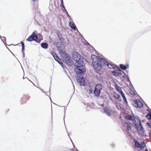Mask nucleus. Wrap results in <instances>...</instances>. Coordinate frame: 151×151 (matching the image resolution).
Returning a JSON list of instances; mask_svg holds the SVG:
<instances>
[{
	"label": "nucleus",
	"instance_id": "f257e3e1",
	"mask_svg": "<svg viewBox=\"0 0 151 151\" xmlns=\"http://www.w3.org/2000/svg\"><path fill=\"white\" fill-rule=\"evenodd\" d=\"M72 57L74 60L77 64L74 65V66L76 68L75 72L76 74V77L83 76L84 74L86 72L85 67L87 62L84 58L76 51H74L72 52Z\"/></svg>",
	"mask_w": 151,
	"mask_h": 151
},
{
	"label": "nucleus",
	"instance_id": "f03ea898",
	"mask_svg": "<svg viewBox=\"0 0 151 151\" xmlns=\"http://www.w3.org/2000/svg\"><path fill=\"white\" fill-rule=\"evenodd\" d=\"M91 58L92 60V63L94 70L96 71H100L102 68V63L104 58L93 54Z\"/></svg>",
	"mask_w": 151,
	"mask_h": 151
},
{
	"label": "nucleus",
	"instance_id": "7ed1b4c3",
	"mask_svg": "<svg viewBox=\"0 0 151 151\" xmlns=\"http://www.w3.org/2000/svg\"><path fill=\"white\" fill-rule=\"evenodd\" d=\"M63 55L62 56L63 61L67 65L70 67L74 65L73 62L70 55L65 51L60 50Z\"/></svg>",
	"mask_w": 151,
	"mask_h": 151
},
{
	"label": "nucleus",
	"instance_id": "20e7f679",
	"mask_svg": "<svg viewBox=\"0 0 151 151\" xmlns=\"http://www.w3.org/2000/svg\"><path fill=\"white\" fill-rule=\"evenodd\" d=\"M132 122L133 124L134 125V127L137 130L138 133H139V131H141L142 132V134L143 135H144L145 132V131L142 125L141 120L139 119H138V124L139 126H138L135 118L134 119V120H132Z\"/></svg>",
	"mask_w": 151,
	"mask_h": 151
},
{
	"label": "nucleus",
	"instance_id": "39448f33",
	"mask_svg": "<svg viewBox=\"0 0 151 151\" xmlns=\"http://www.w3.org/2000/svg\"><path fill=\"white\" fill-rule=\"evenodd\" d=\"M103 89V86L102 84H96L94 90L93 91V93L94 95L96 97L99 96L101 90Z\"/></svg>",
	"mask_w": 151,
	"mask_h": 151
},
{
	"label": "nucleus",
	"instance_id": "423d86ee",
	"mask_svg": "<svg viewBox=\"0 0 151 151\" xmlns=\"http://www.w3.org/2000/svg\"><path fill=\"white\" fill-rule=\"evenodd\" d=\"M104 65H107L108 66L110 69H115L116 68V65L114 63L112 62H111L110 63L108 62L106 60V58H104L103 60L102 66Z\"/></svg>",
	"mask_w": 151,
	"mask_h": 151
},
{
	"label": "nucleus",
	"instance_id": "0eeeda50",
	"mask_svg": "<svg viewBox=\"0 0 151 151\" xmlns=\"http://www.w3.org/2000/svg\"><path fill=\"white\" fill-rule=\"evenodd\" d=\"M78 83L79 84L80 86H85L86 85V80L83 76L76 77Z\"/></svg>",
	"mask_w": 151,
	"mask_h": 151
},
{
	"label": "nucleus",
	"instance_id": "6e6552de",
	"mask_svg": "<svg viewBox=\"0 0 151 151\" xmlns=\"http://www.w3.org/2000/svg\"><path fill=\"white\" fill-rule=\"evenodd\" d=\"M38 39V36L34 32H33L31 35L26 39V40L29 42L32 41H36Z\"/></svg>",
	"mask_w": 151,
	"mask_h": 151
},
{
	"label": "nucleus",
	"instance_id": "1a4fd4ad",
	"mask_svg": "<svg viewBox=\"0 0 151 151\" xmlns=\"http://www.w3.org/2000/svg\"><path fill=\"white\" fill-rule=\"evenodd\" d=\"M133 105L134 107L137 108H141L143 106V104L142 102L139 100L134 101Z\"/></svg>",
	"mask_w": 151,
	"mask_h": 151
},
{
	"label": "nucleus",
	"instance_id": "9d476101",
	"mask_svg": "<svg viewBox=\"0 0 151 151\" xmlns=\"http://www.w3.org/2000/svg\"><path fill=\"white\" fill-rule=\"evenodd\" d=\"M62 43L63 42H61V41L60 42L57 41L56 42H54V44H53L54 45H55V46H56V48L58 50H59V52L60 53H61V52L60 50H62L60 49V48L61 47Z\"/></svg>",
	"mask_w": 151,
	"mask_h": 151
},
{
	"label": "nucleus",
	"instance_id": "9b49d317",
	"mask_svg": "<svg viewBox=\"0 0 151 151\" xmlns=\"http://www.w3.org/2000/svg\"><path fill=\"white\" fill-rule=\"evenodd\" d=\"M119 67L120 68L123 70H126L129 68V64H127L126 65L122 64H119Z\"/></svg>",
	"mask_w": 151,
	"mask_h": 151
},
{
	"label": "nucleus",
	"instance_id": "f8f14e48",
	"mask_svg": "<svg viewBox=\"0 0 151 151\" xmlns=\"http://www.w3.org/2000/svg\"><path fill=\"white\" fill-rule=\"evenodd\" d=\"M56 34L59 38V39L61 42H63L64 40V39L62 37V35L61 33L59 32H57Z\"/></svg>",
	"mask_w": 151,
	"mask_h": 151
},
{
	"label": "nucleus",
	"instance_id": "ddd939ff",
	"mask_svg": "<svg viewBox=\"0 0 151 151\" xmlns=\"http://www.w3.org/2000/svg\"><path fill=\"white\" fill-rule=\"evenodd\" d=\"M111 73L113 75L115 76H119V70L117 69L111 71Z\"/></svg>",
	"mask_w": 151,
	"mask_h": 151
},
{
	"label": "nucleus",
	"instance_id": "4468645a",
	"mask_svg": "<svg viewBox=\"0 0 151 151\" xmlns=\"http://www.w3.org/2000/svg\"><path fill=\"white\" fill-rule=\"evenodd\" d=\"M41 47L44 49H47L48 47V45L47 42H43L41 44Z\"/></svg>",
	"mask_w": 151,
	"mask_h": 151
},
{
	"label": "nucleus",
	"instance_id": "2eb2a0df",
	"mask_svg": "<svg viewBox=\"0 0 151 151\" xmlns=\"http://www.w3.org/2000/svg\"><path fill=\"white\" fill-rule=\"evenodd\" d=\"M82 41L83 42V44L87 46H91V45L83 37L82 39H81Z\"/></svg>",
	"mask_w": 151,
	"mask_h": 151
},
{
	"label": "nucleus",
	"instance_id": "dca6fc26",
	"mask_svg": "<svg viewBox=\"0 0 151 151\" xmlns=\"http://www.w3.org/2000/svg\"><path fill=\"white\" fill-rule=\"evenodd\" d=\"M69 26L72 29H73L74 31L76 30V27L74 23H72L70 22H69Z\"/></svg>",
	"mask_w": 151,
	"mask_h": 151
},
{
	"label": "nucleus",
	"instance_id": "f3484780",
	"mask_svg": "<svg viewBox=\"0 0 151 151\" xmlns=\"http://www.w3.org/2000/svg\"><path fill=\"white\" fill-rule=\"evenodd\" d=\"M115 86L116 90L119 93H121V92L123 91L121 87L117 84H115Z\"/></svg>",
	"mask_w": 151,
	"mask_h": 151
},
{
	"label": "nucleus",
	"instance_id": "a211bd4d",
	"mask_svg": "<svg viewBox=\"0 0 151 151\" xmlns=\"http://www.w3.org/2000/svg\"><path fill=\"white\" fill-rule=\"evenodd\" d=\"M103 110H104V112L107 115L109 116H111V115L110 113V112L108 110L106 109L105 108H103L102 109Z\"/></svg>",
	"mask_w": 151,
	"mask_h": 151
},
{
	"label": "nucleus",
	"instance_id": "6ab92c4d",
	"mask_svg": "<svg viewBox=\"0 0 151 151\" xmlns=\"http://www.w3.org/2000/svg\"><path fill=\"white\" fill-rule=\"evenodd\" d=\"M126 117L127 119L132 121L135 118L132 115H127Z\"/></svg>",
	"mask_w": 151,
	"mask_h": 151
},
{
	"label": "nucleus",
	"instance_id": "aec40b11",
	"mask_svg": "<svg viewBox=\"0 0 151 151\" xmlns=\"http://www.w3.org/2000/svg\"><path fill=\"white\" fill-rule=\"evenodd\" d=\"M134 141L135 143V147L136 148H139V146L140 145V143L135 139H134Z\"/></svg>",
	"mask_w": 151,
	"mask_h": 151
},
{
	"label": "nucleus",
	"instance_id": "412c9836",
	"mask_svg": "<svg viewBox=\"0 0 151 151\" xmlns=\"http://www.w3.org/2000/svg\"><path fill=\"white\" fill-rule=\"evenodd\" d=\"M53 58L58 63L60 60V58H59L58 55L57 54L54 56Z\"/></svg>",
	"mask_w": 151,
	"mask_h": 151
},
{
	"label": "nucleus",
	"instance_id": "4be33fe9",
	"mask_svg": "<svg viewBox=\"0 0 151 151\" xmlns=\"http://www.w3.org/2000/svg\"><path fill=\"white\" fill-rule=\"evenodd\" d=\"M146 146L145 144V142H143V143H142V144H140V145L139 146V148H140L141 150H142Z\"/></svg>",
	"mask_w": 151,
	"mask_h": 151
},
{
	"label": "nucleus",
	"instance_id": "5701e85b",
	"mask_svg": "<svg viewBox=\"0 0 151 151\" xmlns=\"http://www.w3.org/2000/svg\"><path fill=\"white\" fill-rule=\"evenodd\" d=\"M4 44V45L6 46L7 45L6 42V38L4 37H1L0 38Z\"/></svg>",
	"mask_w": 151,
	"mask_h": 151
},
{
	"label": "nucleus",
	"instance_id": "b1692460",
	"mask_svg": "<svg viewBox=\"0 0 151 151\" xmlns=\"http://www.w3.org/2000/svg\"><path fill=\"white\" fill-rule=\"evenodd\" d=\"M113 97L117 99H119L120 98V96L119 94L115 93L113 95Z\"/></svg>",
	"mask_w": 151,
	"mask_h": 151
},
{
	"label": "nucleus",
	"instance_id": "393cba45",
	"mask_svg": "<svg viewBox=\"0 0 151 151\" xmlns=\"http://www.w3.org/2000/svg\"><path fill=\"white\" fill-rule=\"evenodd\" d=\"M58 63L60 64L62 67L64 69H67V67H66L63 63L62 62V61L60 60V61H59L58 62Z\"/></svg>",
	"mask_w": 151,
	"mask_h": 151
},
{
	"label": "nucleus",
	"instance_id": "a878e982",
	"mask_svg": "<svg viewBox=\"0 0 151 151\" xmlns=\"http://www.w3.org/2000/svg\"><path fill=\"white\" fill-rule=\"evenodd\" d=\"M21 43L22 45V52H24V51L25 50L24 47H25V45H24V42L22 41H21Z\"/></svg>",
	"mask_w": 151,
	"mask_h": 151
},
{
	"label": "nucleus",
	"instance_id": "bb28decb",
	"mask_svg": "<svg viewBox=\"0 0 151 151\" xmlns=\"http://www.w3.org/2000/svg\"><path fill=\"white\" fill-rule=\"evenodd\" d=\"M146 117L148 120H151V112L149 113L146 115Z\"/></svg>",
	"mask_w": 151,
	"mask_h": 151
},
{
	"label": "nucleus",
	"instance_id": "cd10ccee",
	"mask_svg": "<svg viewBox=\"0 0 151 151\" xmlns=\"http://www.w3.org/2000/svg\"><path fill=\"white\" fill-rule=\"evenodd\" d=\"M124 101V104L126 106V107L129 106V105L128 104V101L127 100L126 98L123 99Z\"/></svg>",
	"mask_w": 151,
	"mask_h": 151
},
{
	"label": "nucleus",
	"instance_id": "c85d7f7f",
	"mask_svg": "<svg viewBox=\"0 0 151 151\" xmlns=\"http://www.w3.org/2000/svg\"><path fill=\"white\" fill-rule=\"evenodd\" d=\"M125 124L127 125L126 126L127 131H129V130L131 129V128L130 125L127 123H126Z\"/></svg>",
	"mask_w": 151,
	"mask_h": 151
},
{
	"label": "nucleus",
	"instance_id": "c756f323",
	"mask_svg": "<svg viewBox=\"0 0 151 151\" xmlns=\"http://www.w3.org/2000/svg\"><path fill=\"white\" fill-rule=\"evenodd\" d=\"M121 71L122 72V73H123V75L122 76L123 78H126L127 77L126 74L123 71Z\"/></svg>",
	"mask_w": 151,
	"mask_h": 151
},
{
	"label": "nucleus",
	"instance_id": "7c9ffc66",
	"mask_svg": "<svg viewBox=\"0 0 151 151\" xmlns=\"http://www.w3.org/2000/svg\"><path fill=\"white\" fill-rule=\"evenodd\" d=\"M146 125L148 127L151 128V122L149 121V122H147L146 123Z\"/></svg>",
	"mask_w": 151,
	"mask_h": 151
},
{
	"label": "nucleus",
	"instance_id": "2f4dec72",
	"mask_svg": "<svg viewBox=\"0 0 151 151\" xmlns=\"http://www.w3.org/2000/svg\"><path fill=\"white\" fill-rule=\"evenodd\" d=\"M119 93L121 94V96H122V97L123 99H124V98H126L125 97V96L123 91H122V92H121V93Z\"/></svg>",
	"mask_w": 151,
	"mask_h": 151
},
{
	"label": "nucleus",
	"instance_id": "473e14b6",
	"mask_svg": "<svg viewBox=\"0 0 151 151\" xmlns=\"http://www.w3.org/2000/svg\"><path fill=\"white\" fill-rule=\"evenodd\" d=\"M50 53L52 55L53 57L56 54L53 51H51L50 52Z\"/></svg>",
	"mask_w": 151,
	"mask_h": 151
},
{
	"label": "nucleus",
	"instance_id": "72a5a7b5",
	"mask_svg": "<svg viewBox=\"0 0 151 151\" xmlns=\"http://www.w3.org/2000/svg\"><path fill=\"white\" fill-rule=\"evenodd\" d=\"M121 71H123L121 69H119V75H121L122 76L123 75V73H122V72Z\"/></svg>",
	"mask_w": 151,
	"mask_h": 151
},
{
	"label": "nucleus",
	"instance_id": "f704fd0d",
	"mask_svg": "<svg viewBox=\"0 0 151 151\" xmlns=\"http://www.w3.org/2000/svg\"><path fill=\"white\" fill-rule=\"evenodd\" d=\"M130 93L131 94H132L133 95H135V92L133 90H130Z\"/></svg>",
	"mask_w": 151,
	"mask_h": 151
},
{
	"label": "nucleus",
	"instance_id": "c9c22d12",
	"mask_svg": "<svg viewBox=\"0 0 151 151\" xmlns=\"http://www.w3.org/2000/svg\"><path fill=\"white\" fill-rule=\"evenodd\" d=\"M65 129H66V132H67V133L68 134V136L69 137V138L70 139V141H71V142H73L72 140L71 139L70 137V135H69V134L68 133V130H67V129H66V127L65 126Z\"/></svg>",
	"mask_w": 151,
	"mask_h": 151
},
{
	"label": "nucleus",
	"instance_id": "e433bc0d",
	"mask_svg": "<svg viewBox=\"0 0 151 151\" xmlns=\"http://www.w3.org/2000/svg\"><path fill=\"white\" fill-rule=\"evenodd\" d=\"M60 7L61 8H63V9H65V8L64 6V4H61L60 5Z\"/></svg>",
	"mask_w": 151,
	"mask_h": 151
},
{
	"label": "nucleus",
	"instance_id": "4c0bfd02",
	"mask_svg": "<svg viewBox=\"0 0 151 151\" xmlns=\"http://www.w3.org/2000/svg\"><path fill=\"white\" fill-rule=\"evenodd\" d=\"M64 11H63V12H65L66 14H68V12L67 11V10H66V9H64Z\"/></svg>",
	"mask_w": 151,
	"mask_h": 151
},
{
	"label": "nucleus",
	"instance_id": "58836bf2",
	"mask_svg": "<svg viewBox=\"0 0 151 151\" xmlns=\"http://www.w3.org/2000/svg\"><path fill=\"white\" fill-rule=\"evenodd\" d=\"M64 118L65 117V110H66V109L65 108V106H64ZM64 122H65L64 121Z\"/></svg>",
	"mask_w": 151,
	"mask_h": 151
},
{
	"label": "nucleus",
	"instance_id": "ea45409f",
	"mask_svg": "<svg viewBox=\"0 0 151 151\" xmlns=\"http://www.w3.org/2000/svg\"><path fill=\"white\" fill-rule=\"evenodd\" d=\"M115 145H116L114 143H112L111 145V147L114 148L115 147Z\"/></svg>",
	"mask_w": 151,
	"mask_h": 151
},
{
	"label": "nucleus",
	"instance_id": "a19ab883",
	"mask_svg": "<svg viewBox=\"0 0 151 151\" xmlns=\"http://www.w3.org/2000/svg\"><path fill=\"white\" fill-rule=\"evenodd\" d=\"M41 40H38V39H37V40L35 41H36V42H37L38 43H40V42H41Z\"/></svg>",
	"mask_w": 151,
	"mask_h": 151
},
{
	"label": "nucleus",
	"instance_id": "79ce46f5",
	"mask_svg": "<svg viewBox=\"0 0 151 151\" xmlns=\"http://www.w3.org/2000/svg\"><path fill=\"white\" fill-rule=\"evenodd\" d=\"M6 48H7V49H8L9 50L11 53L14 56V54L11 51V50L9 49V48H8V47H7L6 46Z\"/></svg>",
	"mask_w": 151,
	"mask_h": 151
},
{
	"label": "nucleus",
	"instance_id": "37998d69",
	"mask_svg": "<svg viewBox=\"0 0 151 151\" xmlns=\"http://www.w3.org/2000/svg\"><path fill=\"white\" fill-rule=\"evenodd\" d=\"M128 80H127V82H129V83H131V81L129 79V77L128 76Z\"/></svg>",
	"mask_w": 151,
	"mask_h": 151
},
{
	"label": "nucleus",
	"instance_id": "c03bdc74",
	"mask_svg": "<svg viewBox=\"0 0 151 151\" xmlns=\"http://www.w3.org/2000/svg\"><path fill=\"white\" fill-rule=\"evenodd\" d=\"M89 92L90 93H92V91L91 90L89 89Z\"/></svg>",
	"mask_w": 151,
	"mask_h": 151
},
{
	"label": "nucleus",
	"instance_id": "a18cd8bd",
	"mask_svg": "<svg viewBox=\"0 0 151 151\" xmlns=\"http://www.w3.org/2000/svg\"><path fill=\"white\" fill-rule=\"evenodd\" d=\"M23 57L24 58L25 57V53L24 52H22Z\"/></svg>",
	"mask_w": 151,
	"mask_h": 151
},
{
	"label": "nucleus",
	"instance_id": "49530a36",
	"mask_svg": "<svg viewBox=\"0 0 151 151\" xmlns=\"http://www.w3.org/2000/svg\"><path fill=\"white\" fill-rule=\"evenodd\" d=\"M146 111H148V112H149V113H150V112H151V111L150 109V108L149 109L148 108V109H147Z\"/></svg>",
	"mask_w": 151,
	"mask_h": 151
},
{
	"label": "nucleus",
	"instance_id": "de8ad7c7",
	"mask_svg": "<svg viewBox=\"0 0 151 151\" xmlns=\"http://www.w3.org/2000/svg\"><path fill=\"white\" fill-rule=\"evenodd\" d=\"M61 4H64L63 0H60Z\"/></svg>",
	"mask_w": 151,
	"mask_h": 151
},
{
	"label": "nucleus",
	"instance_id": "09e8293b",
	"mask_svg": "<svg viewBox=\"0 0 151 151\" xmlns=\"http://www.w3.org/2000/svg\"><path fill=\"white\" fill-rule=\"evenodd\" d=\"M127 132L129 136H130L131 135V134L130 133V132H129V131H127Z\"/></svg>",
	"mask_w": 151,
	"mask_h": 151
},
{
	"label": "nucleus",
	"instance_id": "8fccbe9b",
	"mask_svg": "<svg viewBox=\"0 0 151 151\" xmlns=\"http://www.w3.org/2000/svg\"><path fill=\"white\" fill-rule=\"evenodd\" d=\"M119 100V102H121L122 101V99L120 98H119V99H118Z\"/></svg>",
	"mask_w": 151,
	"mask_h": 151
},
{
	"label": "nucleus",
	"instance_id": "3c124183",
	"mask_svg": "<svg viewBox=\"0 0 151 151\" xmlns=\"http://www.w3.org/2000/svg\"><path fill=\"white\" fill-rule=\"evenodd\" d=\"M110 100H111L113 102H114V100L113 99L111 98H110Z\"/></svg>",
	"mask_w": 151,
	"mask_h": 151
},
{
	"label": "nucleus",
	"instance_id": "603ef678",
	"mask_svg": "<svg viewBox=\"0 0 151 151\" xmlns=\"http://www.w3.org/2000/svg\"><path fill=\"white\" fill-rule=\"evenodd\" d=\"M66 15L68 17H70V16L69 15V14L68 13V14H66Z\"/></svg>",
	"mask_w": 151,
	"mask_h": 151
},
{
	"label": "nucleus",
	"instance_id": "864d4df0",
	"mask_svg": "<svg viewBox=\"0 0 151 151\" xmlns=\"http://www.w3.org/2000/svg\"><path fill=\"white\" fill-rule=\"evenodd\" d=\"M149 135L150 136H151V130L149 132Z\"/></svg>",
	"mask_w": 151,
	"mask_h": 151
},
{
	"label": "nucleus",
	"instance_id": "5fc2aeb1",
	"mask_svg": "<svg viewBox=\"0 0 151 151\" xmlns=\"http://www.w3.org/2000/svg\"><path fill=\"white\" fill-rule=\"evenodd\" d=\"M95 51V54H98V55L99 53H98V52H97V51H96V50Z\"/></svg>",
	"mask_w": 151,
	"mask_h": 151
},
{
	"label": "nucleus",
	"instance_id": "6e6d98bb",
	"mask_svg": "<svg viewBox=\"0 0 151 151\" xmlns=\"http://www.w3.org/2000/svg\"><path fill=\"white\" fill-rule=\"evenodd\" d=\"M144 151H148V150L147 148H145V150Z\"/></svg>",
	"mask_w": 151,
	"mask_h": 151
},
{
	"label": "nucleus",
	"instance_id": "4d7b16f0",
	"mask_svg": "<svg viewBox=\"0 0 151 151\" xmlns=\"http://www.w3.org/2000/svg\"><path fill=\"white\" fill-rule=\"evenodd\" d=\"M145 105L149 109V107L147 104H146Z\"/></svg>",
	"mask_w": 151,
	"mask_h": 151
},
{
	"label": "nucleus",
	"instance_id": "13d9d810",
	"mask_svg": "<svg viewBox=\"0 0 151 151\" xmlns=\"http://www.w3.org/2000/svg\"><path fill=\"white\" fill-rule=\"evenodd\" d=\"M72 145H73V146L74 147V148L75 147V146L74 143H73V142H72Z\"/></svg>",
	"mask_w": 151,
	"mask_h": 151
},
{
	"label": "nucleus",
	"instance_id": "bf43d9fd",
	"mask_svg": "<svg viewBox=\"0 0 151 151\" xmlns=\"http://www.w3.org/2000/svg\"><path fill=\"white\" fill-rule=\"evenodd\" d=\"M75 150H74V151H78V150L76 148Z\"/></svg>",
	"mask_w": 151,
	"mask_h": 151
},
{
	"label": "nucleus",
	"instance_id": "052dcab7",
	"mask_svg": "<svg viewBox=\"0 0 151 151\" xmlns=\"http://www.w3.org/2000/svg\"><path fill=\"white\" fill-rule=\"evenodd\" d=\"M40 37H42V39L41 40H42L43 39V38H42V35H40Z\"/></svg>",
	"mask_w": 151,
	"mask_h": 151
},
{
	"label": "nucleus",
	"instance_id": "680f3d73",
	"mask_svg": "<svg viewBox=\"0 0 151 151\" xmlns=\"http://www.w3.org/2000/svg\"><path fill=\"white\" fill-rule=\"evenodd\" d=\"M129 83V84L131 86H133L132 83H131H131Z\"/></svg>",
	"mask_w": 151,
	"mask_h": 151
},
{
	"label": "nucleus",
	"instance_id": "e2e57ef3",
	"mask_svg": "<svg viewBox=\"0 0 151 151\" xmlns=\"http://www.w3.org/2000/svg\"><path fill=\"white\" fill-rule=\"evenodd\" d=\"M29 81H30V82H32V84H33L35 86V85L34 84V83H33L31 81H30V80H29Z\"/></svg>",
	"mask_w": 151,
	"mask_h": 151
},
{
	"label": "nucleus",
	"instance_id": "0e129e2a",
	"mask_svg": "<svg viewBox=\"0 0 151 151\" xmlns=\"http://www.w3.org/2000/svg\"><path fill=\"white\" fill-rule=\"evenodd\" d=\"M69 150L71 151H73V150L72 149H70Z\"/></svg>",
	"mask_w": 151,
	"mask_h": 151
},
{
	"label": "nucleus",
	"instance_id": "69168bd1",
	"mask_svg": "<svg viewBox=\"0 0 151 151\" xmlns=\"http://www.w3.org/2000/svg\"><path fill=\"white\" fill-rule=\"evenodd\" d=\"M56 105H57L58 106H59V107H62V106H60V105H57V104H56Z\"/></svg>",
	"mask_w": 151,
	"mask_h": 151
},
{
	"label": "nucleus",
	"instance_id": "338daca9",
	"mask_svg": "<svg viewBox=\"0 0 151 151\" xmlns=\"http://www.w3.org/2000/svg\"><path fill=\"white\" fill-rule=\"evenodd\" d=\"M32 0L33 1H34V2L36 1V0Z\"/></svg>",
	"mask_w": 151,
	"mask_h": 151
},
{
	"label": "nucleus",
	"instance_id": "774afa93",
	"mask_svg": "<svg viewBox=\"0 0 151 151\" xmlns=\"http://www.w3.org/2000/svg\"><path fill=\"white\" fill-rule=\"evenodd\" d=\"M51 81L50 82V86H51Z\"/></svg>",
	"mask_w": 151,
	"mask_h": 151
}]
</instances>
